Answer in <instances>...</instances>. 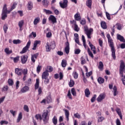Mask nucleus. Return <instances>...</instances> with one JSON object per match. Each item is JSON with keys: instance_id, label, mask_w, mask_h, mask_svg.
Wrapping results in <instances>:
<instances>
[{"instance_id": "8fccbe9b", "label": "nucleus", "mask_w": 125, "mask_h": 125, "mask_svg": "<svg viewBox=\"0 0 125 125\" xmlns=\"http://www.w3.org/2000/svg\"><path fill=\"white\" fill-rule=\"evenodd\" d=\"M104 120V117H100L98 118V122L101 123V122H103Z\"/></svg>"}, {"instance_id": "ddd939ff", "label": "nucleus", "mask_w": 125, "mask_h": 125, "mask_svg": "<svg viewBox=\"0 0 125 125\" xmlns=\"http://www.w3.org/2000/svg\"><path fill=\"white\" fill-rule=\"evenodd\" d=\"M70 44H69V42H67L66 43V47L64 49V51L66 53V54H69V52H70Z\"/></svg>"}, {"instance_id": "49530a36", "label": "nucleus", "mask_w": 125, "mask_h": 125, "mask_svg": "<svg viewBox=\"0 0 125 125\" xmlns=\"http://www.w3.org/2000/svg\"><path fill=\"white\" fill-rule=\"evenodd\" d=\"M86 63V61H85V59L83 58V57H82L81 58V64L82 65H83Z\"/></svg>"}, {"instance_id": "f03ea898", "label": "nucleus", "mask_w": 125, "mask_h": 125, "mask_svg": "<svg viewBox=\"0 0 125 125\" xmlns=\"http://www.w3.org/2000/svg\"><path fill=\"white\" fill-rule=\"evenodd\" d=\"M124 71L125 73V62L123 61H121L120 66L119 68V74L122 77V81L123 82V84L125 85V76L124 75Z\"/></svg>"}, {"instance_id": "20e7f679", "label": "nucleus", "mask_w": 125, "mask_h": 125, "mask_svg": "<svg viewBox=\"0 0 125 125\" xmlns=\"http://www.w3.org/2000/svg\"><path fill=\"white\" fill-rule=\"evenodd\" d=\"M84 30L85 32V34L87 36L88 39H91V37H90V35H91V33L93 32V29L90 28L88 29V27H87V26H84Z\"/></svg>"}, {"instance_id": "de8ad7c7", "label": "nucleus", "mask_w": 125, "mask_h": 125, "mask_svg": "<svg viewBox=\"0 0 125 125\" xmlns=\"http://www.w3.org/2000/svg\"><path fill=\"white\" fill-rule=\"evenodd\" d=\"M43 11L44 12H45L46 14H52V12H51V11H50V10H46V9H44L43 10Z\"/></svg>"}, {"instance_id": "b1692460", "label": "nucleus", "mask_w": 125, "mask_h": 125, "mask_svg": "<svg viewBox=\"0 0 125 125\" xmlns=\"http://www.w3.org/2000/svg\"><path fill=\"white\" fill-rule=\"evenodd\" d=\"M118 94V91L117 89V86L114 85L113 87V95L114 96H117Z\"/></svg>"}, {"instance_id": "e2e57ef3", "label": "nucleus", "mask_w": 125, "mask_h": 125, "mask_svg": "<svg viewBox=\"0 0 125 125\" xmlns=\"http://www.w3.org/2000/svg\"><path fill=\"white\" fill-rule=\"evenodd\" d=\"M116 111L119 115L122 114V112H121V109L117 108Z\"/></svg>"}, {"instance_id": "f3484780", "label": "nucleus", "mask_w": 125, "mask_h": 125, "mask_svg": "<svg viewBox=\"0 0 125 125\" xmlns=\"http://www.w3.org/2000/svg\"><path fill=\"white\" fill-rule=\"evenodd\" d=\"M74 18L76 21H80V20L81 19V14H80V13H76L74 15Z\"/></svg>"}, {"instance_id": "c03bdc74", "label": "nucleus", "mask_w": 125, "mask_h": 125, "mask_svg": "<svg viewBox=\"0 0 125 125\" xmlns=\"http://www.w3.org/2000/svg\"><path fill=\"white\" fill-rule=\"evenodd\" d=\"M46 101L47 103H50V102L52 101V100H51V96H48L46 99Z\"/></svg>"}, {"instance_id": "5701e85b", "label": "nucleus", "mask_w": 125, "mask_h": 125, "mask_svg": "<svg viewBox=\"0 0 125 125\" xmlns=\"http://www.w3.org/2000/svg\"><path fill=\"white\" fill-rule=\"evenodd\" d=\"M84 92L86 97H89V95H90V91H89V89L88 88H86Z\"/></svg>"}, {"instance_id": "4468645a", "label": "nucleus", "mask_w": 125, "mask_h": 125, "mask_svg": "<svg viewBox=\"0 0 125 125\" xmlns=\"http://www.w3.org/2000/svg\"><path fill=\"white\" fill-rule=\"evenodd\" d=\"M23 69L17 68L15 69V74H17L18 76H21L22 75V72Z\"/></svg>"}, {"instance_id": "473e14b6", "label": "nucleus", "mask_w": 125, "mask_h": 125, "mask_svg": "<svg viewBox=\"0 0 125 125\" xmlns=\"http://www.w3.org/2000/svg\"><path fill=\"white\" fill-rule=\"evenodd\" d=\"M101 25L103 29H107V25H106V23L105 21H102L101 23Z\"/></svg>"}, {"instance_id": "052dcab7", "label": "nucleus", "mask_w": 125, "mask_h": 125, "mask_svg": "<svg viewBox=\"0 0 125 125\" xmlns=\"http://www.w3.org/2000/svg\"><path fill=\"white\" fill-rule=\"evenodd\" d=\"M75 54H80L81 53V50L80 49H77L75 50Z\"/></svg>"}, {"instance_id": "37998d69", "label": "nucleus", "mask_w": 125, "mask_h": 125, "mask_svg": "<svg viewBox=\"0 0 125 125\" xmlns=\"http://www.w3.org/2000/svg\"><path fill=\"white\" fill-rule=\"evenodd\" d=\"M71 93L73 96H76L77 95V92H76V90H75V88H72L71 89Z\"/></svg>"}, {"instance_id": "3c124183", "label": "nucleus", "mask_w": 125, "mask_h": 125, "mask_svg": "<svg viewBox=\"0 0 125 125\" xmlns=\"http://www.w3.org/2000/svg\"><path fill=\"white\" fill-rule=\"evenodd\" d=\"M8 29V27L7 26V24H5L3 26V30L4 31V33H6V31H7V29Z\"/></svg>"}, {"instance_id": "864d4df0", "label": "nucleus", "mask_w": 125, "mask_h": 125, "mask_svg": "<svg viewBox=\"0 0 125 125\" xmlns=\"http://www.w3.org/2000/svg\"><path fill=\"white\" fill-rule=\"evenodd\" d=\"M8 83L9 85H13V80L12 79H9L8 81Z\"/></svg>"}, {"instance_id": "774afa93", "label": "nucleus", "mask_w": 125, "mask_h": 125, "mask_svg": "<svg viewBox=\"0 0 125 125\" xmlns=\"http://www.w3.org/2000/svg\"><path fill=\"white\" fill-rule=\"evenodd\" d=\"M51 36H52L51 32H48V33H47L46 34L47 38H51Z\"/></svg>"}, {"instance_id": "79ce46f5", "label": "nucleus", "mask_w": 125, "mask_h": 125, "mask_svg": "<svg viewBox=\"0 0 125 125\" xmlns=\"http://www.w3.org/2000/svg\"><path fill=\"white\" fill-rule=\"evenodd\" d=\"M98 82L100 83H104V79H103L101 77H99L98 79Z\"/></svg>"}, {"instance_id": "a18cd8bd", "label": "nucleus", "mask_w": 125, "mask_h": 125, "mask_svg": "<svg viewBox=\"0 0 125 125\" xmlns=\"http://www.w3.org/2000/svg\"><path fill=\"white\" fill-rule=\"evenodd\" d=\"M23 109L27 113H29V107L28 106V105L26 104L24 105Z\"/></svg>"}, {"instance_id": "7c9ffc66", "label": "nucleus", "mask_w": 125, "mask_h": 125, "mask_svg": "<svg viewBox=\"0 0 125 125\" xmlns=\"http://www.w3.org/2000/svg\"><path fill=\"white\" fill-rule=\"evenodd\" d=\"M52 122L54 125H57L58 121H57V117L56 116H54L52 119Z\"/></svg>"}, {"instance_id": "338daca9", "label": "nucleus", "mask_w": 125, "mask_h": 125, "mask_svg": "<svg viewBox=\"0 0 125 125\" xmlns=\"http://www.w3.org/2000/svg\"><path fill=\"white\" fill-rule=\"evenodd\" d=\"M117 25V29L118 30H122V25L119 24V23H117L116 24Z\"/></svg>"}, {"instance_id": "603ef678", "label": "nucleus", "mask_w": 125, "mask_h": 125, "mask_svg": "<svg viewBox=\"0 0 125 125\" xmlns=\"http://www.w3.org/2000/svg\"><path fill=\"white\" fill-rule=\"evenodd\" d=\"M75 118H77V119H81V115L78 113H76L74 114Z\"/></svg>"}, {"instance_id": "a878e982", "label": "nucleus", "mask_w": 125, "mask_h": 125, "mask_svg": "<svg viewBox=\"0 0 125 125\" xmlns=\"http://www.w3.org/2000/svg\"><path fill=\"white\" fill-rule=\"evenodd\" d=\"M49 45L50 47H51L52 49H54L56 45L55 44V42H50V43H49Z\"/></svg>"}, {"instance_id": "09e8293b", "label": "nucleus", "mask_w": 125, "mask_h": 125, "mask_svg": "<svg viewBox=\"0 0 125 125\" xmlns=\"http://www.w3.org/2000/svg\"><path fill=\"white\" fill-rule=\"evenodd\" d=\"M22 73L24 76H26L27 74H28V69H27V68L24 69L22 70Z\"/></svg>"}, {"instance_id": "58836bf2", "label": "nucleus", "mask_w": 125, "mask_h": 125, "mask_svg": "<svg viewBox=\"0 0 125 125\" xmlns=\"http://www.w3.org/2000/svg\"><path fill=\"white\" fill-rule=\"evenodd\" d=\"M46 71H47V73L48 72H52L53 71V68H52V66H47V70Z\"/></svg>"}, {"instance_id": "6e6d98bb", "label": "nucleus", "mask_w": 125, "mask_h": 125, "mask_svg": "<svg viewBox=\"0 0 125 125\" xmlns=\"http://www.w3.org/2000/svg\"><path fill=\"white\" fill-rule=\"evenodd\" d=\"M43 80H45L44 81L45 84H48L49 83V79L48 78L44 79Z\"/></svg>"}, {"instance_id": "f8f14e48", "label": "nucleus", "mask_w": 125, "mask_h": 125, "mask_svg": "<svg viewBox=\"0 0 125 125\" xmlns=\"http://www.w3.org/2000/svg\"><path fill=\"white\" fill-rule=\"evenodd\" d=\"M48 76H49V74H48V72H47V70H45L42 74V79L43 80L44 79H47L48 78Z\"/></svg>"}, {"instance_id": "e433bc0d", "label": "nucleus", "mask_w": 125, "mask_h": 125, "mask_svg": "<svg viewBox=\"0 0 125 125\" xmlns=\"http://www.w3.org/2000/svg\"><path fill=\"white\" fill-rule=\"evenodd\" d=\"M69 85L70 86V87H73V86H74V85H75V82H74V81L70 80V81L69 83Z\"/></svg>"}, {"instance_id": "6ab92c4d", "label": "nucleus", "mask_w": 125, "mask_h": 125, "mask_svg": "<svg viewBox=\"0 0 125 125\" xmlns=\"http://www.w3.org/2000/svg\"><path fill=\"white\" fill-rule=\"evenodd\" d=\"M117 40H119L120 42H125V38L120 34H117Z\"/></svg>"}, {"instance_id": "412c9836", "label": "nucleus", "mask_w": 125, "mask_h": 125, "mask_svg": "<svg viewBox=\"0 0 125 125\" xmlns=\"http://www.w3.org/2000/svg\"><path fill=\"white\" fill-rule=\"evenodd\" d=\"M92 3V0H87L86 2V5L89 7V8H91V4Z\"/></svg>"}, {"instance_id": "2f4dec72", "label": "nucleus", "mask_w": 125, "mask_h": 125, "mask_svg": "<svg viewBox=\"0 0 125 125\" xmlns=\"http://www.w3.org/2000/svg\"><path fill=\"white\" fill-rule=\"evenodd\" d=\"M21 120H22V113H20L18 117V119L17 120V123H19V122H20V121H21Z\"/></svg>"}, {"instance_id": "1a4fd4ad", "label": "nucleus", "mask_w": 125, "mask_h": 125, "mask_svg": "<svg viewBox=\"0 0 125 125\" xmlns=\"http://www.w3.org/2000/svg\"><path fill=\"white\" fill-rule=\"evenodd\" d=\"M60 5L62 8H66V7L68 6V0H63L62 3L61 2H60Z\"/></svg>"}, {"instance_id": "72a5a7b5", "label": "nucleus", "mask_w": 125, "mask_h": 125, "mask_svg": "<svg viewBox=\"0 0 125 125\" xmlns=\"http://www.w3.org/2000/svg\"><path fill=\"white\" fill-rule=\"evenodd\" d=\"M51 49V48L50 46L49 45V43L47 42L46 46V51L47 52L50 51Z\"/></svg>"}, {"instance_id": "0eeeda50", "label": "nucleus", "mask_w": 125, "mask_h": 125, "mask_svg": "<svg viewBox=\"0 0 125 125\" xmlns=\"http://www.w3.org/2000/svg\"><path fill=\"white\" fill-rule=\"evenodd\" d=\"M48 113H49V111H48V110H46L45 112H44L42 115L44 124H47V122L48 121V119H47Z\"/></svg>"}, {"instance_id": "423d86ee", "label": "nucleus", "mask_w": 125, "mask_h": 125, "mask_svg": "<svg viewBox=\"0 0 125 125\" xmlns=\"http://www.w3.org/2000/svg\"><path fill=\"white\" fill-rule=\"evenodd\" d=\"M30 45H31V40H29L28 42L27 43L26 46L23 48L22 51L20 52L21 54L26 53L28 49H29V47H30Z\"/></svg>"}, {"instance_id": "c9c22d12", "label": "nucleus", "mask_w": 125, "mask_h": 125, "mask_svg": "<svg viewBox=\"0 0 125 125\" xmlns=\"http://www.w3.org/2000/svg\"><path fill=\"white\" fill-rule=\"evenodd\" d=\"M87 52L88 53V55L90 56V57H91L92 58H93L94 57V56H93V54L92 53V52H91V51H90V49H89V48H88Z\"/></svg>"}, {"instance_id": "c756f323", "label": "nucleus", "mask_w": 125, "mask_h": 125, "mask_svg": "<svg viewBox=\"0 0 125 125\" xmlns=\"http://www.w3.org/2000/svg\"><path fill=\"white\" fill-rule=\"evenodd\" d=\"M13 42L14 44H19V43H21V41L19 39L14 40L13 41Z\"/></svg>"}, {"instance_id": "a211bd4d", "label": "nucleus", "mask_w": 125, "mask_h": 125, "mask_svg": "<svg viewBox=\"0 0 125 125\" xmlns=\"http://www.w3.org/2000/svg\"><path fill=\"white\" fill-rule=\"evenodd\" d=\"M29 91V87L28 86H24L21 90V91L22 93H25V92H27V91Z\"/></svg>"}, {"instance_id": "9d476101", "label": "nucleus", "mask_w": 125, "mask_h": 125, "mask_svg": "<svg viewBox=\"0 0 125 125\" xmlns=\"http://www.w3.org/2000/svg\"><path fill=\"white\" fill-rule=\"evenodd\" d=\"M49 20L51 21L53 24H55V23H57V21L56 18L53 15H51L49 18Z\"/></svg>"}, {"instance_id": "ea45409f", "label": "nucleus", "mask_w": 125, "mask_h": 125, "mask_svg": "<svg viewBox=\"0 0 125 125\" xmlns=\"http://www.w3.org/2000/svg\"><path fill=\"white\" fill-rule=\"evenodd\" d=\"M23 24H24V21L23 20L20 21L19 22V27H20V28H22V27H23Z\"/></svg>"}, {"instance_id": "dca6fc26", "label": "nucleus", "mask_w": 125, "mask_h": 125, "mask_svg": "<svg viewBox=\"0 0 125 125\" xmlns=\"http://www.w3.org/2000/svg\"><path fill=\"white\" fill-rule=\"evenodd\" d=\"M41 43V41L36 40L34 42V46L32 48L33 50H36L37 49V46H38V44H40Z\"/></svg>"}, {"instance_id": "39448f33", "label": "nucleus", "mask_w": 125, "mask_h": 125, "mask_svg": "<svg viewBox=\"0 0 125 125\" xmlns=\"http://www.w3.org/2000/svg\"><path fill=\"white\" fill-rule=\"evenodd\" d=\"M39 86H40V79H37L36 83L35 84V90H37V89L39 88L38 89L39 95H40V94H42V88L39 87Z\"/></svg>"}, {"instance_id": "bf43d9fd", "label": "nucleus", "mask_w": 125, "mask_h": 125, "mask_svg": "<svg viewBox=\"0 0 125 125\" xmlns=\"http://www.w3.org/2000/svg\"><path fill=\"white\" fill-rule=\"evenodd\" d=\"M8 90V86H4L2 88V91H7Z\"/></svg>"}, {"instance_id": "4c0bfd02", "label": "nucleus", "mask_w": 125, "mask_h": 125, "mask_svg": "<svg viewBox=\"0 0 125 125\" xmlns=\"http://www.w3.org/2000/svg\"><path fill=\"white\" fill-rule=\"evenodd\" d=\"M43 5H44L45 7H47L48 5V1L47 0H43L42 1Z\"/></svg>"}, {"instance_id": "aec40b11", "label": "nucleus", "mask_w": 125, "mask_h": 125, "mask_svg": "<svg viewBox=\"0 0 125 125\" xmlns=\"http://www.w3.org/2000/svg\"><path fill=\"white\" fill-rule=\"evenodd\" d=\"M63 111H64V114L66 116L67 121V122H68L69 121V116L70 115V113H69V111H68V110H67V109H64V110H63Z\"/></svg>"}, {"instance_id": "2eb2a0df", "label": "nucleus", "mask_w": 125, "mask_h": 125, "mask_svg": "<svg viewBox=\"0 0 125 125\" xmlns=\"http://www.w3.org/2000/svg\"><path fill=\"white\" fill-rule=\"evenodd\" d=\"M38 56H39V53H38L31 56V61H32L33 63L36 62V59L38 58Z\"/></svg>"}, {"instance_id": "0e129e2a", "label": "nucleus", "mask_w": 125, "mask_h": 125, "mask_svg": "<svg viewBox=\"0 0 125 125\" xmlns=\"http://www.w3.org/2000/svg\"><path fill=\"white\" fill-rule=\"evenodd\" d=\"M67 96L69 97V99H72V95L71 94V91L69 90L68 91Z\"/></svg>"}, {"instance_id": "c85d7f7f", "label": "nucleus", "mask_w": 125, "mask_h": 125, "mask_svg": "<svg viewBox=\"0 0 125 125\" xmlns=\"http://www.w3.org/2000/svg\"><path fill=\"white\" fill-rule=\"evenodd\" d=\"M62 66L63 68H65L67 66V61L65 60H62Z\"/></svg>"}, {"instance_id": "bb28decb", "label": "nucleus", "mask_w": 125, "mask_h": 125, "mask_svg": "<svg viewBox=\"0 0 125 125\" xmlns=\"http://www.w3.org/2000/svg\"><path fill=\"white\" fill-rule=\"evenodd\" d=\"M104 67V64H103V62H100L99 64V69H100L101 71H102L103 70Z\"/></svg>"}, {"instance_id": "4be33fe9", "label": "nucleus", "mask_w": 125, "mask_h": 125, "mask_svg": "<svg viewBox=\"0 0 125 125\" xmlns=\"http://www.w3.org/2000/svg\"><path fill=\"white\" fill-rule=\"evenodd\" d=\"M27 8L28 10H32V8H33V3L32 2L29 1L28 2Z\"/></svg>"}, {"instance_id": "f257e3e1", "label": "nucleus", "mask_w": 125, "mask_h": 125, "mask_svg": "<svg viewBox=\"0 0 125 125\" xmlns=\"http://www.w3.org/2000/svg\"><path fill=\"white\" fill-rule=\"evenodd\" d=\"M106 38H107L109 46L111 47L112 57L115 60L116 59V51L115 50V47H114V42H113V40L111 38V36H110V34H107Z\"/></svg>"}, {"instance_id": "393cba45", "label": "nucleus", "mask_w": 125, "mask_h": 125, "mask_svg": "<svg viewBox=\"0 0 125 125\" xmlns=\"http://www.w3.org/2000/svg\"><path fill=\"white\" fill-rule=\"evenodd\" d=\"M40 21L41 19H40V17H37L36 19H35L33 22L34 25H37L38 23L40 22Z\"/></svg>"}, {"instance_id": "13d9d810", "label": "nucleus", "mask_w": 125, "mask_h": 125, "mask_svg": "<svg viewBox=\"0 0 125 125\" xmlns=\"http://www.w3.org/2000/svg\"><path fill=\"white\" fill-rule=\"evenodd\" d=\"M74 30L76 32H79V31H80V28L78 26V25L75 24Z\"/></svg>"}, {"instance_id": "5fc2aeb1", "label": "nucleus", "mask_w": 125, "mask_h": 125, "mask_svg": "<svg viewBox=\"0 0 125 125\" xmlns=\"http://www.w3.org/2000/svg\"><path fill=\"white\" fill-rule=\"evenodd\" d=\"M10 112L11 113V114H12V115H13V117H15V116L16 115V111H14L13 110H10Z\"/></svg>"}, {"instance_id": "4d7b16f0", "label": "nucleus", "mask_w": 125, "mask_h": 125, "mask_svg": "<svg viewBox=\"0 0 125 125\" xmlns=\"http://www.w3.org/2000/svg\"><path fill=\"white\" fill-rule=\"evenodd\" d=\"M0 124L1 125H7V124H8V122H7L6 121H0Z\"/></svg>"}, {"instance_id": "7ed1b4c3", "label": "nucleus", "mask_w": 125, "mask_h": 125, "mask_svg": "<svg viewBox=\"0 0 125 125\" xmlns=\"http://www.w3.org/2000/svg\"><path fill=\"white\" fill-rule=\"evenodd\" d=\"M10 12V11L7 10V8L6 7V4H4L2 11V20H5V18L7 17V14L9 13Z\"/></svg>"}, {"instance_id": "f704fd0d", "label": "nucleus", "mask_w": 125, "mask_h": 125, "mask_svg": "<svg viewBox=\"0 0 125 125\" xmlns=\"http://www.w3.org/2000/svg\"><path fill=\"white\" fill-rule=\"evenodd\" d=\"M35 118L37 120H40V121H42V115L41 114H36L35 115Z\"/></svg>"}, {"instance_id": "69168bd1", "label": "nucleus", "mask_w": 125, "mask_h": 125, "mask_svg": "<svg viewBox=\"0 0 125 125\" xmlns=\"http://www.w3.org/2000/svg\"><path fill=\"white\" fill-rule=\"evenodd\" d=\"M19 61V57H17L14 58V62L15 63H17Z\"/></svg>"}, {"instance_id": "6e6552de", "label": "nucleus", "mask_w": 125, "mask_h": 125, "mask_svg": "<svg viewBox=\"0 0 125 125\" xmlns=\"http://www.w3.org/2000/svg\"><path fill=\"white\" fill-rule=\"evenodd\" d=\"M105 97H106V95H105L104 93H102L97 98V101H98V102H101L102 100H104V99H105Z\"/></svg>"}, {"instance_id": "680f3d73", "label": "nucleus", "mask_w": 125, "mask_h": 125, "mask_svg": "<svg viewBox=\"0 0 125 125\" xmlns=\"http://www.w3.org/2000/svg\"><path fill=\"white\" fill-rule=\"evenodd\" d=\"M95 99H96V95H94V96L91 99V102L93 103L94 101H95Z\"/></svg>"}, {"instance_id": "cd10ccee", "label": "nucleus", "mask_w": 125, "mask_h": 125, "mask_svg": "<svg viewBox=\"0 0 125 125\" xmlns=\"http://www.w3.org/2000/svg\"><path fill=\"white\" fill-rule=\"evenodd\" d=\"M90 47L91 48V50L93 52L94 54H96V50H95V47L93 45L90 44Z\"/></svg>"}, {"instance_id": "9b49d317", "label": "nucleus", "mask_w": 125, "mask_h": 125, "mask_svg": "<svg viewBox=\"0 0 125 125\" xmlns=\"http://www.w3.org/2000/svg\"><path fill=\"white\" fill-rule=\"evenodd\" d=\"M27 60H28V56H22L21 57V61L22 64H25L26 62H27Z\"/></svg>"}, {"instance_id": "a19ab883", "label": "nucleus", "mask_w": 125, "mask_h": 125, "mask_svg": "<svg viewBox=\"0 0 125 125\" xmlns=\"http://www.w3.org/2000/svg\"><path fill=\"white\" fill-rule=\"evenodd\" d=\"M4 51L7 54H11V53H12V50H9V49L7 48L5 49Z\"/></svg>"}]
</instances>
